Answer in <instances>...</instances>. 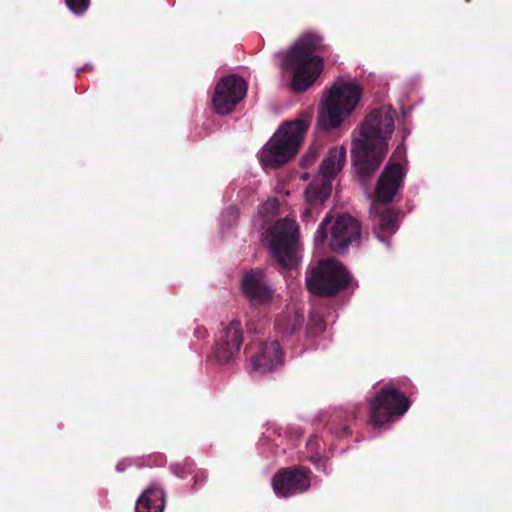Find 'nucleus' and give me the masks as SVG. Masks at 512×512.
I'll return each mask as SVG.
<instances>
[{"label": "nucleus", "instance_id": "obj_12", "mask_svg": "<svg viewBox=\"0 0 512 512\" xmlns=\"http://www.w3.org/2000/svg\"><path fill=\"white\" fill-rule=\"evenodd\" d=\"M242 331L239 322L228 324L216 343L214 356L220 363H229L235 359L240 351Z\"/></svg>", "mask_w": 512, "mask_h": 512}, {"label": "nucleus", "instance_id": "obj_8", "mask_svg": "<svg viewBox=\"0 0 512 512\" xmlns=\"http://www.w3.org/2000/svg\"><path fill=\"white\" fill-rule=\"evenodd\" d=\"M351 276L336 260L327 259L313 266L306 276V286L315 295H331L350 285Z\"/></svg>", "mask_w": 512, "mask_h": 512}, {"label": "nucleus", "instance_id": "obj_3", "mask_svg": "<svg viewBox=\"0 0 512 512\" xmlns=\"http://www.w3.org/2000/svg\"><path fill=\"white\" fill-rule=\"evenodd\" d=\"M363 96V89L354 80L338 79L322 100L320 122L326 129L339 127L356 110Z\"/></svg>", "mask_w": 512, "mask_h": 512}, {"label": "nucleus", "instance_id": "obj_13", "mask_svg": "<svg viewBox=\"0 0 512 512\" xmlns=\"http://www.w3.org/2000/svg\"><path fill=\"white\" fill-rule=\"evenodd\" d=\"M310 486L309 475L302 470H283L272 480L274 493L279 497H288L303 492Z\"/></svg>", "mask_w": 512, "mask_h": 512}, {"label": "nucleus", "instance_id": "obj_1", "mask_svg": "<svg viewBox=\"0 0 512 512\" xmlns=\"http://www.w3.org/2000/svg\"><path fill=\"white\" fill-rule=\"evenodd\" d=\"M395 112L382 106L370 112L360 127V135L352 141V157L357 173L366 178L386 156L389 139L394 131Z\"/></svg>", "mask_w": 512, "mask_h": 512}, {"label": "nucleus", "instance_id": "obj_22", "mask_svg": "<svg viewBox=\"0 0 512 512\" xmlns=\"http://www.w3.org/2000/svg\"><path fill=\"white\" fill-rule=\"evenodd\" d=\"M395 153L401 155L403 153V149L401 147H398Z\"/></svg>", "mask_w": 512, "mask_h": 512}, {"label": "nucleus", "instance_id": "obj_5", "mask_svg": "<svg viewBox=\"0 0 512 512\" xmlns=\"http://www.w3.org/2000/svg\"><path fill=\"white\" fill-rule=\"evenodd\" d=\"M298 235L296 222L284 218L268 224L262 242L280 265L292 269L299 263Z\"/></svg>", "mask_w": 512, "mask_h": 512}, {"label": "nucleus", "instance_id": "obj_20", "mask_svg": "<svg viewBox=\"0 0 512 512\" xmlns=\"http://www.w3.org/2000/svg\"><path fill=\"white\" fill-rule=\"evenodd\" d=\"M318 158V150L316 148H310L304 156L301 158V165L308 167L313 165Z\"/></svg>", "mask_w": 512, "mask_h": 512}, {"label": "nucleus", "instance_id": "obj_2", "mask_svg": "<svg viewBox=\"0 0 512 512\" xmlns=\"http://www.w3.org/2000/svg\"><path fill=\"white\" fill-rule=\"evenodd\" d=\"M322 38L313 33L303 34L287 50L278 54L282 73H291V89L295 92L307 90L319 77L323 59L315 55L321 47Z\"/></svg>", "mask_w": 512, "mask_h": 512}, {"label": "nucleus", "instance_id": "obj_21", "mask_svg": "<svg viewBox=\"0 0 512 512\" xmlns=\"http://www.w3.org/2000/svg\"><path fill=\"white\" fill-rule=\"evenodd\" d=\"M300 177H301V179H302L303 181H307V180L309 179V177H310V176H309V174H308L307 172H304V173H302V174H301V176H300Z\"/></svg>", "mask_w": 512, "mask_h": 512}, {"label": "nucleus", "instance_id": "obj_19", "mask_svg": "<svg viewBox=\"0 0 512 512\" xmlns=\"http://www.w3.org/2000/svg\"><path fill=\"white\" fill-rule=\"evenodd\" d=\"M90 0H65L68 8L75 14H82L88 9Z\"/></svg>", "mask_w": 512, "mask_h": 512}, {"label": "nucleus", "instance_id": "obj_14", "mask_svg": "<svg viewBox=\"0 0 512 512\" xmlns=\"http://www.w3.org/2000/svg\"><path fill=\"white\" fill-rule=\"evenodd\" d=\"M243 294L254 303H264L271 299L272 292L260 271H250L243 276Z\"/></svg>", "mask_w": 512, "mask_h": 512}, {"label": "nucleus", "instance_id": "obj_23", "mask_svg": "<svg viewBox=\"0 0 512 512\" xmlns=\"http://www.w3.org/2000/svg\"><path fill=\"white\" fill-rule=\"evenodd\" d=\"M269 205H271L272 207H275L276 206V201L275 200H270L268 202Z\"/></svg>", "mask_w": 512, "mask_h": 512}, {"label": "nucleus", "instance_id": "obj_7", "mask_svg": "<svg viewBox=\"0 0 512 512\" xmlns=\"http://www.w3.org/2000/svg\"><path fill=\"white\" fill-rule=\"evenodd\" d=\"M359 239L360 225L355 218L347 214L335 219L325 218L315 234L317 245L326 242L337 253H342L349 246L357 244Z\"/></svg>", "mask_w": 512, "mask_h": 512}, {"label": "nucleus", "instance_id": "obj_4", "mask_svg": "<svg viewBox=\"0 0 512 512\" xmlns=\"http://www.w3.org/2000/svg\"><path fill=\"white\" fill-rule=\"evenodd\" d=\"M309 127V121L296 119L284 123L274 133L260 151V161L264 167H279L298 152Z\"/></svg>", "mask_w": 512, "mask_h": 512}, {"label": "nucleus", "instance_id": "obj_15", "mask_svg": "<svg viewBox=\"0 0 512 512\" xmlns=\"http://www.w3.org/2000/svg\"><path fill=\"white\" fill-rule=\"evenodd\" d=\"M282 353L279 344L272 341L261 347L252 360L253 369L259 373L269 372L282 364Z\"/></svg>", "mask_w": 512, "mask_h": 512}, {"label": "nucleus", "instance_id": "obj_18", "mask_svg": "<svg viewBox=\"0 0 512 512\" xmlns=\"http://www.w3.org/2000/svg\"><path fill=\"white\" fill-rule=\"evenodd\" d=\"M283 321V318H279L276 322V328L283 333H288L294 331L298 326H300L302 318L300 315L295 314L293 319L288 320L287 325L284 324Z\"/></svg>", "mask_w": 512, "mask_h": 512}, {"label": "nucleus", "instance_id": "obj_9", "mask_svg": "<svg viewBox=\"0 0 512 512\" xmlns=\"http://www.w3.org/2000/svg\"><path fill=\"white\" fill-rule=\"evenodd\" d=\"M409 408L408 399L398 390L387 388L380 391L370 404L371 422L375 427L390 424Z\"/></svg>", "mask_w": 512, "mask_h": 512}, {"label": "nucleus", "instance_id": "obj_24", "mask_svg": "<svg viewBox=\"0 0 512 512\" xmlns=\"http://www.w3.org/2000/svg\"><path fill=\"white\" fill-rule=\"evenodd\" d=\"M376 208H375V204L372 205V211H374Z\"/></svg>", "mask_w": 512, "mask_h": 512}, {"label": "nucleus", "instance_id": "obj_6", "mask_svg": "<svg viewBox=\"0 0 512 512\" xmlns=\"http://www.w3.org/2000/svg\"><path fill=\"white\" fill-rule=\"evenodd\" d=\"M346 148L342 145L331 147L320 164V176L314 179L305 190V200L310 208H305L302 218L312 214V208L319 207L327 200L332 190V180L342 171L346 163Z\"/></svg>", "mask_w": 512, "mask_h": 512}, {"label": "nucleus", "instance_id": "obj_17", "mask_svg": "<svg viewBox=\"0 0 512 512\" xmlns=\"http://www.w3.org/2000/svg\"><path fill=\"white\" fill-rule=\"evenodd\" d=\"M373 221L377 234L379 232L392 234L397 230V214L394 211L386 210L382 214L374 215ZM378 238L382 240L380 235Z\"/></svg>", "mask_w": 512, "mask_h": 512}, {"label": "nucleus", "instance_id": "obj_16", "mask_svg": "<svg viewBox=\"0 0 512 512\" xmlns=\"http://www.w3.org/2000/svg\"><path fill=\"white\" fill-rule=\"evenodd\" d=\"M164 508V492L161 489L149 488L143 492L136 503V512H162Z\"/></svg>", "mask_w": 512, "mask_h": 512}, {"label": "nucleus", "instance_id": "obj_10", "mask_svg": "<svg viewBox=\"0 0 512 512\" xmlns=\"http://www.w3.org/2000/svg\"><path fill=\"white\" fill-rule=\"evenodd\" d=\"M247 84L236 75L223 77L216 85L212 97V107L219 115L231 113L237 104L245 97Z\"/></svg>", "mask_w": 512, "mask_h": 512}, {"label": "nucleus", "instance_id": "obj_11", "mask_svg": "<svg viewBox=\"0 0 512 512\" xmlns=\"http://www.w3.org/2000/svg\"><path fill=\"white\" fill-rule=\"evenodd\" d=\"M404 176L405 171L401 164L389 162L377 182L375 201L380 203L392 201L403 184Z\"/></svg>", "mask_w": 512, "mask_h": 512}]
</instances>
